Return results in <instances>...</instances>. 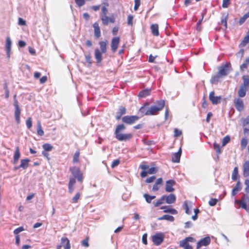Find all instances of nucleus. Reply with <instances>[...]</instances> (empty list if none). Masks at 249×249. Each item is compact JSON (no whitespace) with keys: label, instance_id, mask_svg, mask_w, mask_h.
<instances>
[{"label":"nucleus","instance_id":"obj_48","mask_svg":"<svg viewBox=\"0 0 249 249\" xmlns=\"http://www.w3.org/2000/svg\"><path fill=\"white\" fill-rule=\"evenodd\" d=\"M89 237H88L82 241V245L85 247H88L89 246Z\"/></svg>","mask_w":249,"mask_h":249},{"label":"nucleus","instance_id":"obj_6","mask_svg":"<svg viewBox=\"0 0 249 249\" xmlns=\"http://www.w3.org/2000/svg\"><path fill=\"white\" fill-rule=\"evenodd\" d=\"M164 236L162 233H157L152 236V239L154 244L159 246L163 241Z\"/></svg>","mask_w":249,"mask_h":249},{"label":"nucleus","instance_id":"obj_39","mask_svg":"<svg viewBox=\"0 0 249 249\" xmlns=\"http://www.w3.org/2000/svg\"><path fill=\"white\" fill-rule=\"evenodd\" d=\"M248 140L246 138H244L241 140V149L242 150L244 149L246 147V146L248 144Z\"/></svg>","mask_w":249,"mask_h":249},{"label":"nucleus","instance_id":"obj_14","mask_svg":"<svg viewBox=\"0 0 249 249\" xmlns=\"http://www.w3.org/2000/svg\"><path fill=\"white\" fill-rule=\"evenodd\" d=\"M93 27L94 28V35L96 39L99 38L101 36V33L99 24L97 22L94 23L93 24Z\"/></svg>","mask_w":249,"mask_h":249},{"label":"nucleus","instance_id":"obj_18","mask_svg":"<svg viewBox=\"0 0 249 249\" xmlns=\"http://www.w3.org/2000/svg\"><path fill=\"white\" fill-rule=\"evenodd\" d=\"M248 89V88L241 85L238 91V96L240 97H245L246 95V92Z\"/></svg>","mask_w":249,"mask_h":249},{"label":"nucleus","instance_id":"obj_29","mask_svg":"<svg viewBox=\"0 0 249 249\" xmlns=\"http://www.w3.org/2000/svg\"><path fill=\"white\" fill-rule=\"evenodd\" d=\"M159 220H166L169 221H173L174 220V217L170 215H164L163 216L158 218V219Z\"/></svg>","mask_w":249,"mask_h":249},{"label":"nucleus","instance_id":"obj_9","mask_svg":"<svg viewBox=\"0 0 249 249\" xmlns=\"http://www.w3.org/2000/svg\"><path fill=\"white\" fill-rule=\"evenodd\" d=\"M209 98L212 102V103L214 105L219 104L222 100V97L221 96H215V92L214 91L210 92Z\"/></svg>","mask_w":249,"mask_h":249},{"label":"nucleus","instance_id":"obj_43","mask_svg":"<svg viewBox=\"0 0 249 249\" xmlns=\"http://www.w3.org/2000/svg\"><path fill=\"white\" fill-rule=\"evenodd\" d=\"M183 206L185 210V213L188 214H190L191 211L189 210V207L188 205V202L187 201H185L184 202Z\"/></svg>","mask_w":249,"mask_h":249},{"label":"nucleus","instance_id":"obj_33","mask_svg":"<svg viewBox=\"0 0 249 249\" xmlns=\"http://www.w3.org/2000/svg\"><path fill=\"white\" fill-rule=\"evenodd\" d=\"M248 18H249V12L245 14L242 17H241L239 19V25H242V24H243Z\"/></svg>","mask_w":249,"mask_h":249},{"label":"nucleus","instance_id":"obj_19","mask_svg":"<svg viewBox=\"0 0 249 249\" xmlns=\"http://www.w3.org/2000/svg\"><path fill=\"white\" fill-rule=\"evenodd\" d=\"M61 244L64 247L65 249H70L71 248L70 241L66 237L61 238Z\"/></svg>","mask_w":249,"mask_h":249},{"label":"nucleus","instance_id":"obj_20","mask_svg":"<svg viewBox=\"0 0 249 249\" xmlns=\"http://www.w3.org/2000/svg\"><path fill=\"white\" fill-rule=\"evenodd\" d=\"M126 108L124 107H120L119 108V112L117 114L116 119L118 120H120L122 116L126 113Z\"/></svg>","mask_w":249,"mask_h":249},{"label":"nucleus","instance_id":"obj_34","mask_svg":"<svg viewBox=\"0 0 249 249\" xmlns=\"http://www.w3.org/2000/svg\"><path fill=\"white\" fill-rule=\"evenodd\" d=\"M143 197L145 198L146 202L148 203H151V200L156 197L154 196H152L146 194H144L143 195Z\"/></svg>","mask_w":249,"mask_h":249},{"label":"nucleus","instance_id":"obj_30","mask_svg":"<svg viewBox=\"0 0 249 249\" xmlns=\"http://www.w3.org/2000/svg\"><path fill=\"white\" fill-rule=\"evenodd\" d=\"M236 202L243 209H245L247 211H249V207L247 206V202H243L239 200H236Z\"/></svg>","mask_w":249,"mask_h":249},{"label":"nucleus","instance_id":"obj_8","mask_svg":"<svg viewBox=\"0 0 249 249\" xmlns=\"http://www.w3.org/2000/svg\"><path fill=\"white\" fill-rule=\"evenodd\" d=\"M140 168L142 171H146V170H148V171H158V168L156 166L154 162L151 163V167H150L149 165L146 164V162H143L140 165Z\"/></svg>","mask_w":249,"mask_h":249},{"label":"nucleus","instance_id":"obj_16","mask_svg":"<svg viewBox=\"0 0 249 249\" xmlns=\"http://www.w3.org/2000/svg\"><path fill=\"white\" fill-rule=\"evenodd\" d=\"M181 154V148H179L178 152L175 153L172 155V160L174 162H178L180 161V156Z\"/></svg>","mask_w":249,"mask_h":249},{"label":"nucleus","instance_id":"obj_47","mask_svg":"<svg viewBox=\"0 0 249 249\" xmlns=\"http://www.w3.org/2000/svg\"><path fill=\"white\" fill-rule=\"evenodd\" d=\"M24 231V229L22 227H19L16 229H15L14 231V233L16 235H18V233Z\"/></svg>","mask_w":249,"mask_h":249},{"label":"nucleus","instance_id":"obj_53","mask_svg":"<svg viewBox=\"0 0 249 249\" xmlns=\"http://www.w3.org/2000/svg\"><path fill=\"white\" fill-rule=\"evenodd\" d=\"M240 201L248 203L249 202V197L247 195H244Z\"/></svg>","mask_w":249,"mask_h":249},{"label":"nucleus","instance_id":"obj_63","mask_svg":"<svg viewBox=\"0 0 249 249\" xmlns=\"http://www.w3.org/2000/svg\"><path fill=\"white\" fill-rule=\"evenodd\" d=\"M212 116H213V113L211 112H209L208 113L207 117H206V121L207 123H210V118Z\"/></svg>","mask_w":249,"mask_h":249},{"label":"nucleus","instance_id":"obj_2","mask_svg":"<svg viewBox=\"0 0 249 249\" xmlns=\"http://www.w3.org/2000/svg\"><path fill=\"white\" fill-rule=\"evenodd\" d=\"M156 105L151 106L144 113L145 115H155L162 110L165 106V101L160 100L156 101Z\"/></svg>","mask_w":249,"mask_h":249},{"label":"nucleus","instance_id":"obj_49","mask_svg":"<svg viewBox=\"0 0 249 249\" xmlns=\"http://www.w3.org/2000/svg\"><path fill=\"white\" fill-rule=\"evenodd\" d=\"M141 5L140 0H135V5L134 9L135 11H137Z\"/></svg>","mask_w":249,"mask_h":249},{"label":"nucleus","instance_id":"obj_42","mask_svg":"<svg viewBox=\"0 0 249 249\" xmlns=\"http://www.w3.org/2000/svg\"><path fill=\"white\" fill-rule=\"evenodd\" d=\"M204 18V14H202V18L199 19L196 24V30L198 31H200L201 30V24L202 23L203 19Z\"/></svg>","mask_w":249,"mask_h":249},{"label":"nucleus","instance_id":"obj_10","mask_svg":"<svg viewBox=\"0 0 249 249\" xmlns=\"http://www.w3.org/2000/svg\"><path fill=\"white\" fill-rule=\"evenodd\" d=\"M101 19L104 25H107L109 23H114L115 22V18L113 15L110 17L106 16H101Z\"/></svg>","mask_w":249,"mask_h":249},{"label":"nucleus","instance_id":"obj_46","mask_svg":"<svg viewBox=\"0 0 249 249\" xmlns=\"http://www.w3.org/2000/svg\"><path fill=\"white\" fill-rule=\"evenodd\" d=\"M231 0H223L222 7L224 8H227L231 3Z\"/></svg>","mask_w":249,"mask_h":249},{"label":"nucleus","instance_id":"obj_58","mask_svg":"<svg viewBox=\"0 0 249 249\" xmlns=\"http://www.w3.org/2000/svg\"><path fill=\"white\" fill-rule=\"evenodd\" d=\"M156 179V177L155 176H152L150 178H147L145 181L146 182L149 183L153 182L154 180Z\"/></svg>","mask_w":249,"mask_h":249},{"label":"nucleus","instance_id":"obj_21","mask_svg":"<svg viewBox=\"0 0 249 249\" xmlns=\"http://www.w3.org/2000/svg\"><path fill=\"white\" fill-rule=\"evenodd\" d=\"M107 41H100L99 43V44L100 45V51L102 52L103 53H106L107 52Z\"/></svg>","mask_w":249,"mask_h":249},{"label":"nucleus","instance_id":"obj_55","mask_svg":"<svg viewBox=\"0 0 249 249\" xmlns=\"http://www.w3.org/2000/svg\"><path fill=\"white\" fill-rule=\"evenodd\" d=\"M107 9L105 6H103L102 8V14L101 16H106L107 15Z\"/></svg>","mask_w":249,"mask_h":249},{"label":"nucleus","instance_id":"obj_31","mask_svg":"<svg viewBox=\"0 0 249 249\" xmlns=\"http://www.w3.org/2000/svg\"><path fill=\"white\" fill-rule=\"evenodd\" d=\"M166 206H162L161 207V209H165L164 210V213H169L173 214H177L178 212L176 210L174 209H166Z\"/></svg>","mask_w":249,"mask_h":249},{"label":"nucleus","instance_id":"obj_12","mask_svg":"<svg viewBox=\"0 0 249 249\" xmlns=\"http://www.w3.org/2000/svg\"><path fill=\"white\" fill-rule=\"evenodd\" d=\"M176 184V182L174 180H168L166 182L165 191L167 192H172L174 191L175 189L173 186Z\"/></svg>","mask_w":249,"mask_h":249},{"label":"nucleus","instance_id":"obj_62","mask_svg":"<svg viewBox=\"0 0 249 249\" xmlns=\"http://www.w3.org/2000/svg\"><path fill=\"white\" fill-rule=\"evenodd\" d=\"M156 57L157 56H154L152 54H150L149 56L148 62L150 63L155 62V60Z\"/></svg>","mask_w":249,"mask_h":249},{"label":"nucleus","instance_id":"obj_11","mask_svg":"<svg viewBox=\"0 0 249 249\" xmlns=\"http://www.w3.org/2000/svg\"><path fill=\"white\" fill-rule=\"evenodd\" d=\"M211 242V239L210 237L207 236L202 238L197 243L196 249H199L202 246H207L210 244Z\"/></svg>","mask_w":249,"mask_h":249},{"label":"nucleus","instance_id":"obj_22","mask_svg":"<svg viewBox=\"0 0 249 249\" xmlns=\"http://www.w3.org/2000/svg\"><path fill=\"white\" fill-rule=\"evenodd\" d=\"M166 202L168 204L174 203L176 199V197L174 194H171L168 196H166Z\"/></svg>","mask_w":249,"mask_h":249},{"label":"nucleus","instance_id":"obj_56","mask_svg":"<svg viewBox=\"0 0 249 249\" xmlns=\"http://www.w3.org/2000/svg\"><path fill=\"white\" fill-rule=\"evenodd\" d=\"M245 184L246 185V187L245 188V191L247 193L249 192V180L246 179L245 181Z\"/></svg>","mask_w":249,"mask_h":249},{"label":"nucleus","instance_id":"obj_1","mask_svg":"<svg viewBox=\"0 0 249 249\" xmlns=\"http://www.w3.org/2000/svg\"><path fill=\"white\" fill-rule=\"evenodd\" d=\"M126 128L124 124H119L116 126L114 133L115 138L119 141H127L133 137L131 133H123L122 132Z\"/></svg>","mask_w":249,"mask_h":249},{"label":"nucleus","instance_id":"obj_27","mask_svg":"<svg viewBox=\"0 0 249 249\" xmlns=\"http://www.w3.org/2000/svg\"><path fill=\"white\" fill-rule=\"evenodd\" d=\"M241 189V185L240 181H238L235 187L232 189V195L235 196L238 191Z\"/></svg>","mask_w":249,"mask_h":249},{"label":"nucleus","instance_id":"obj_5","mask_svg":"<svg viewBox=\"0 0 249 249\" xmlns=\"http://www.w3.org/2000/svg\"><path fill=\"white\" fill-rule=\"evenodd\" d=\"M139 117L136 115L125 116L122 118L123 123L127 124H132L139 119Z\"/></svg>","mask_w":249,"mask_h":249},{"label":"nucleus","instance_id":"obj_40","mask_svg":"<svg viewBox=\"0 0 249 249\" xmlns=\"http://www.w3.org/2000/svg\"><path fill=\"white\" fill-rule=\"evenodd\" d=\"M222 77L217 73V74L216 75H214L212 77L211 79V82L212 83L214 82H217L219 81L220 78H221Z\"/></svg>","mask_w":249,"mask_h":249},{"label":"nucleus","instance_id":"obj_38","mask_svg":"<svg viewBox=\"0 0 249 249\" xmlns=\"http://www.w3.org/2000/svg\"><path fill=\"white\" fill-rule=\"evenodd\" d=\"M166 197V196H163L161 197L156 202L154 203V205L155 207H158L160 205L162 204L163 203V201L165 200Z\"/></svg>","mask_w":249,"mask_h":249},{"label":"nucleus","instance_id":"obj_7","mask_svg":"<svg viewBox=\"0 0 249 249\" xmlns=\"http://www.w3.org/2000/svg\"><path fill=\"white\" fill-rule=\"evenodd\" d=\"M120 42V37L119 36L114 37L111 41V50L113 53H115L118 48Z\"/></svg>","mask_w":249,"mask_h":249},{"label":"nucleus","instance_id":"obj_50","mask_svg":"<svg viewBox=\"0 0 249 249\" xmlns=\"http://www.w3.org/2000/svg\"><path fill=\"white\" fill-rule=\"evenodd\" d=\"M85 60L86 61L89 65H90L91 64V58L89 54H85Z\"/></svg>","mask_w":249,"mask_h":249},{"label":"nucleus","instance_id":"obj_15","mask_svg":"<svg viewBox=\"0 0 249 249\" xmlns=\"http://www.w3.org/2000/svg\"><path fill=\"white\" fill-rule=\"evenodd\" d=\"M102 52L98 48L95 49L94 51V56L96 60L97 63H101L102 60Z\"/></svg>","mask_w":249,"mask_h":249},{"label":"nucleus","instance_id":"obj_52","mask_svg":"<svg viewBox=\"0 0 249 249\" xmlns=\"http://www.w3.org/2000/svg\"><path fill=\"white\" fill-rule=\"evenodd\" d=\"M174 136L176 137H178L180 136L181 135V131L180 130H179L177 128L174 129Z\"/></svg>","mask_w":249,"mask_h":249},{"label":"nucleus","instance_id":"obj_17","mask_svg":"<svg viewBox=\"0 0 249 249\" xmlns=\"http://www.w3.org/2000/svg\"><path fill=\"white\" fill-rule=\"evenodd\" d=\"M159 25L158 24H152L150 26V29L152 34L154 36H159Z\"/></svg>","mask_w":249,"mask_h":249},{"label":"nucleus","instance_id":"obj_26","mask_svg":"<svg viewBox=\"0 0 249 249\" xmlns=\"http://www.w3.org/2000/svg\"><path fill=\"white\" fill-rule=\"evenodd\" d=\"M249 42V33L246 35L239 44V47L242 48L245 46Z\"/></svg>","mask_w":249,"mask_h":249},{"label":"nucleus","instance_id":"obj_45","mask_svg":"<svg viewBox=\"0 0 249 249\" xmlns=\"http://www.w3.org/2000/svg\"><path fill=\"white\" fill-rule=\"evenodd\" d=\"M133 16L129 15L127 17V24L129 25L132 26L133 24Z\"/></svg>","mask_w":249,"mask_h":249},{"label":"nucleus","instance_id":"obj_44","mask_svg":"<svg viewBox=\"0 0 249 249\" xmlns=\"http://www.w3.org/2000/svg\"><path fill=\"white\" fill-rule=\"evenodd\" d=\"M80 193H77L74 196L72 199V203H77L80 196Z\"/></svg>","mask_w":249,"mask_h":249},{"label":"nucleus","instance_id":"obj_60","mask_svg":"<svg viewBox=\"0 0 249 249\" xmlns=\"http://www.w3.org/2000/svg\"><path fill=\"white\" fill-rule=\"evenodd\" d=\"M47 81V76H43L39 79V82L40 84H44Z\"/></svg>","mask_w":249,"mask_h":249},{"label":"nucleus","instance_id":"obj_54","mask_svg":"<svg viewBox=\"0 0 249 249\" xmlns=\"http://www.w3.org/2000/svg\"><path fill=\"white\" fill-rule=\"evenodd\" d=\"M217 202V199L215 198H212L209 202V205L210 206H214Z\"/></svg>","mask_w":249,"mask_h":249},{"label":"nucleus","instance_id":"obj_35","mask_svg":"<svg viewBox=\"0 0 249 249\" xmlns=\"http://www.w3.org/2000/svg\"><path fill=\"white\" fill-rule=\"evenodd\" d=\"M42 147L45 151H51L53 149V146L49 143H45Z\"/></svg>","mask_w":249,"mask_h":249},{"label":"nucleus","instance_id":"obj_37","mask_svg":"<svg viewBox=\"0 0 249 249\" xmlns=\"http://www.w3.org/2000/svg\"><path fill=\"white\" fill-rule=\"evenodd\" d=\"M213 148H214V150L216 151V152L218 154H219L221 153V147H220V145L219 144H218L215 142H214Z\"/></svg>","mask_w":249,"mask_h":249},{"label":"nucleus","instance_id":"obj_4","mask_svg":"<svg viewBox=\"0 0 249 249\" xmlns=\"http://www.w3.org/2000/svg\"><path fill=\"white\" fill-rule=\"evenodd\" d=\"M196 239L192 237H188L184 240L179 242V246L184 248V249H193L191 246L189 245V242H195Z\"/></svg>","mask_w":249,"mask_h":249},{"label":"nucleus","instance_id":"obj_23","mask_svg":"<svg viewBox=\"0 0 249 249\" xmlns=\"http://www.w3.org/2000/svg\"><path fill=\"white\" fill-rule=\"evenodd\" d=\"M228 19V14H223L221 18V24H223L225 29L227 28V21Z\"/></svg>","mask_w":249,"mask_h":249},{"label":"nucleus","instance_id":"obj_32","mask_svg":"<svg viewBox=\"0 0 249 249\" xmlns=\"http://www.w3.org/2000/svg\"><path fill=\"white\" fill-rule=\"evenodd\" d=\"M73 176L76 178L78 181H82L83 180V174L81 172H73Z\"/></svg>","mask_w":249,"mask_h":249},{"label":"nucleus","instance_id":"obj_51","mask_svg":"<svg viewBox=\"0 0 249 249\" xmlns=\"http://www.w3.org/2000/svg\"><path fill=\"white\" fill-rule=\"evenodd\" d=\"M244 171H249V161H246L243 165Z\"/></svg>","mask_w":249,"mask_h":249},{"label":"nucleus","instance_id":"obj_64","mask_svg":"<svg viewBox=\"0 0 249 249\" xmlns=\"http://www.w3.org/2000/svg\"><path fill=\"white\" fill-rule=\"evenodd\" d=\"M118 30H119V28L118 27H117V26L114 27L112 29V34L114 36H116L117 34Z\"/></svg>","mask_w":249,"mask_h":249},{"label":"nucleus","instance_id":"obj_36","mask_svg":"<svg viewBox=\"0 0 249 249\" xmlns=\"http://www.w3.org/2000/svg\"><path fill=\"white\" fill-rule=\"evenodd\" d=\"M37 134L40 136H42L44 135V131L42 128L40 122H38L37 124Z\"/></svg>","mask_w":249,"mask_h":249},{"label":"nucleus","instance_id":"obj_41","mask_svg":"<svg viewBox=\"0 0 249 249\" xmlns=\"http://www.w3.org/2000/svg\"><path fill=\"white\" fill-rule=\"evenodd\" d=\"M230 141V137L229 136H226L223 138L222 142V145L223 146L226 145Z\"/></svg>","mask_w":249,"mask_h":249},{"label":"nucleus","instance_id":"obj_24","mask_svg":"<svg viewBox=\"0 0 249 249\" xmlns=\"http://www.w3.org/2000/svg\"><path fill=\"white\" fill-rule=\"evenodd\" d=\"M151 90L148 89H145L141 91L138 94L139 97L141 98L145 97L150 94Z\"/></svg>","mask_w":249,"mask_h":249},{"label":"nucleus","instance_id":"obj_3","mask_svg":"<svg viewBox=\"0 0 249 249\" xmlns=\"http://www.w3.org/2000/svg\"><path fill=\"white\" fill-rule=\"evenodd\" d=\"M231 66L230 63H226L223 65L221 66L218 71V73L222 77H224L228 75L231 70Z\"/></svg>","mask_w":249,"mask_h":249},{"label":"nucleus","instance_id":"obj_57","mask_svg":"<svg viewBox=\"0 0 249 249\" xmlns=\"http://www.w3.org/2000/svg\"><path fill=\"white\" fill-rule=\"evenodd\" d=\"M120 161L119 159L114 160L111 164V167L112 168H113V167L118 165L120 163Z\"/></svg>","mask_w":249,"mask_h":249},{"label":"nucleus","instance_id":"obj_59","mask_svg":"<svg viewBox=\"0 0 249 249\" xmlns=\"http://www.w3.org/2000/svg\"><path fill=\"white\" fill-rule=\"evenodd\" d=\"M76 3L79 6H83L85 2L84 0H75Z\"/></svg>","mask_w":249,"mask_h":249},{"label":"nucleus","instance_id":"obj_13","mask_svg":"<svg viewBox=\"0 0 249 249\" xmlns=\"http://www.w3.org/2000/svg\"><path fill=\"white\" fill-rule=\"evenodd\" d=\"M234 106L236 109L239 111H241L244 108V105L243 100L240 98H237L234 101Z\"/></svg>","mask_w":249,"mask_h":249},{"label":"nucleus","instance_id":"obj_25","mask_svg":"<svg viewBox=\"0 0 249 249\" xmlns=\"http://www.w3.org/2000/svg\"><path fill=\"white\" fill-rule=\"evenodd\" d=\"M242 79L243 83L241 84V86L248 88L249 87V76L248 75H244L242 76Z\"/></svg>","mask_w":249,"mask_h":249},{"label":"nucleus","instance_id":"obj_61","mask_svg":"<svg viewBox=\"0 0 249 249\" xmlns=\"http://www.w3.org/2000/svg\"><path fill=\"white\" fill-rule=\"evenodd\" d=\"M238 172H233L232 175V179L234 180H236L239 177Z\"/></svg>","mask_w":249,"mask_h":249},{"label":"nucleus","instance_id":"obj_28","mask_svg":"<svg viewBox=\"0 0 249 249\" xmlns=\"http://www.w3.org/2000/svg\"><path fill=\"white\" fill-rule=\"evenodd\" d=\"M80 150H77L73 155L72 162L74 163H78L79 161Z\"/></svg>","mask_w":249,"mask_h":249}]
</instances>
